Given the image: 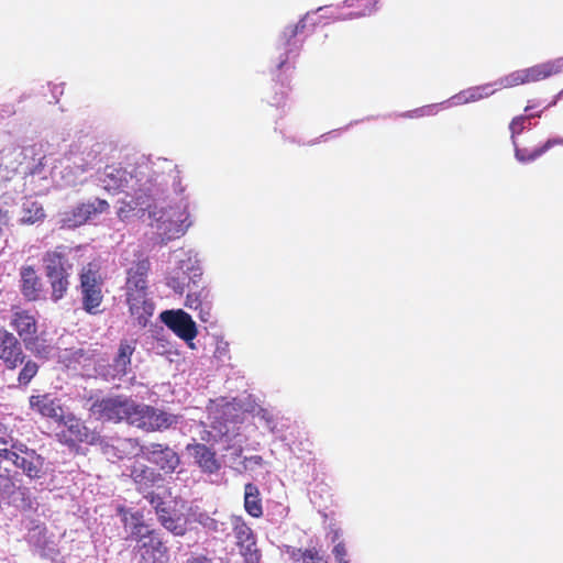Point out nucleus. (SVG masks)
I'll return each mask as SVG.
<instances>
[{
  "instance_id": "37998d69",
  "label": "nucleus",
  "mask_w": 563,
  "mask_h": 563,
  "mask_svg": "<svg viewBox=\"0 0 563 563\" xmlns=\"http://www.w3.org/2000/svg\"><path fill=\"white\" fill-rule=\"evenodd\" d=\"M240 552L242 556L249 555V553H253V551H260L256 547V540L253 542L244 543L242 545H239Z\"/></svg>"
},
{
  "instance_id": "7ed1b4c3",
  "label": "nucleus",
  "mask_w": 563,
  "mask_h": 563,
  "mask_svg": "<svg viewBox=\"0 0 563 563\" xmlns=\"http://www.w3.org/2000/svg\"><path fill=\"white\" fill-rule=\"evenodd\" d=\"M103 278L100 266L96 262L84 265L79 272V290L82 309L89 314L100 312L99 307L103 301Z\"/></svg>"
},
{
  "instance_id": "393cba45",
  "label": "nucleus",
  "mask_w": 563,
  "mask_h": 563,
  "mask_svg": "<svg viewBox=\"0 0 563 563\" xmlns=\"http://www.w3.org/2000/svg\"><path fill=\"white\" fill-rule=\"evenodd\" d=\"M244 509L253 518L263 516L262 497L258 487L253 483L244 486Z\"/></svg>"
},
{
  "instance_id": "20e7f679",
  "label": "nucleus",
  "mask_w": 563,
  "mask_h": 563,
  "mask_svg": "<svg viewBox=\"0 0 563 563\" xmlns=\"http://www.w3.org/2000/svg\"><path fill=\"white\" fill-rule=\"evenodd\" d=\"M541 114L542 111L538 113H531L528 115H518L515 117L509 124L511 140L515 145V156L520 163L526 164L534 162L536 159H538L539 157H541L543 154H545L555 146L560 147L561 154L553 156V158L555 161H561L563 158V137H551L547 142L534 148L519 147L516 144V136L523 131L526 121L530 118H540Z\"/></svg>"
},
{
  "instance_id": "cd10ccee",
  "label": "nucleus",
  "mask_w": 563,
  "mask_h": 563,
  "mask_svg": "<svg viewBox=\"0 0 563 563\" xmlns=\"http://www.w3.org/2000/svg\"><path fill=\"white\" fill-rule=\"evenodd\" d=\"M527 84L528 82H527L525 68L514 70V71L500 77L498 80H496L494 82V85L496 86L495 89H497V90L509 89V88H514V87H517L520 85H527Z\"/></svg>"
},
{
  "instance_id": "f3484780",
  "label": "nucleus",
  "mask_w": 563,
  "mask_h": 563,
  "mask_svg": "<svg viewBox=\"0 0 563 563\" xmlns=\"http://www.w3.org/2000/svg\"><path fill=\"white\" fill-rule=\"evenodd\" d=\"M525 71L528 84L545 80L563 73V57L536 64L525 68Z\"/></svg>"
},
{
  "instance_id": "9b49d317",
  "label": "nucleus",
  "mask_w": 563,
  "mask_h": 563,
  "mask_svg": "<svg viewBox=\"0 0 563 563\" xmlns=\"http://www.w3.org/2000/svg\"><path fill=\"white\" fill-rule=\"evenodd\" d=\"M135 351V342L130 340L120 341L118 352L112 363L107 365L101 375L107 380L121 379L131 371V357Z\"/></svg>"
},
{
  "instance_id": "423d86ee",
  "label": "nucleus",
  "mask_w": 563,
  "mask_h": 563,
  "mask_svg": "<svg viewBox=\"0 0 563 563\" xmlns=\"http://www.w3.org/2000/svg\"><path fill=\"white\" fill-rule=\"evenodd\" d=\"M9 325L15 332V336L22 341L26 350L40 353L36 349L38 343V321L36 312L31 309L13 306L11 308Z\"/></svg>"
},
{
  "instance_id": "72a5a7b5",
  "label": "nucleus",
  "mask_w": 563,
  "mask_h": 563,
  "mask_svg": "<svg viewBox=\"0 0 563 563\" xmlns=\"http://www.w3.org/2000/svg\"><path fill=\"white\" fill-rule=\"evenodd\" d=\"M233 531L235 534L238 547L244 543L255 541V536L252 529L244 521H238L234 525Z\"/></svg>"
},
{
  "instance_id": "e433bc0d",
  "label": "nucleus",
  "mask_w": 563,
  "mask_h": 563,
  "mask_svg": "<svg viewBox=\"0 0 563 563\" xmlns=\"http://www.w3.org/2000/svg\"><path fill=\"white\" fill-rule=\"evenodd\" d=\"M10 442H12L10 432L4 426L0 424V456L4 457V454L11 452V450L7 448Z\"/></svg>"
},
{
  "instance_id": "5701e85b",
  "label": "nucleus",
  "mask_w": 563,
  "mask_h": 563,
  "mask_svg": "<svg viewBox=\"0 0 563 563\" xmlns=\"http://www.w3.org/2000/svg\"><path fill=\"white\" fill-rule=\"evenodd\" d=\"M65 426L68 441L78 443H93L96 434L91 432L81 420L71 417L68 418Z\"/></svg>"
},
{
  "instance_id": "1a4fd4ad",
  "label": "nucleus",
  "mask_w": 563,
  "mask_h": 563,
  "mask_svg": "<svg viewBox=\"0 0 563 563\" xmlns=\"http://www.w3.org/2000/svg\"><path fill=\"white\" fill-rule=\"evenodd\" d=\"M141 453L166 474L174 473L180 464L178 453L167 444L150 443L141 448Z\"/></svg>"
},
{
  "instance_id": "a211bd4d",
  "label": "nucleus",
  "mask_w": 563,
  "mask_h": 563,
  "mask_svg": "<svg viewBox=\"0 0 563 563\" xmlns=\"http://www.w3.org/2000/svg\"><path fill=\"white\" fill-rule=\"evenodd\" d=\"M20 290L27 301H36L42 289L41 278L33 266L25 265L20 268Z\"/></svg>"
},
{
  "instance_id": "a878e982",
  "label": "nucleus",
  "mask_w": 563,
  "mask_h": 563,
  "mask_svg": "<svg viewBox=\"0 0 563 563\" xmlns=\"http://www.w3.org/2000/svg\"><path fill=\"white\" fill-rule=\"evenodd\" d=\"M378 0H343V7L350 9L345 18H362L372 14Z\"/></svg>"
},
{
  "instance_id": "b1692460",
  "label": "nucleus",
  "mask_w": 563,
  "mask_h": 563,
  "mask_svg": "<svg viewBox=\"0 0 563 563\" xmlns=\"http://www.w3.org/2000/svg\"><path fill=\"white\" fill-rule=\"evenodd\" d=\"M136 445L135 440L126 438H115L111 442H106L102 445L103 453L109 459L123 460L126 457L131 450Z\"/></svg>"
},
{
  "instance_id": "c756f323",
  "label": "nucleus",
  "mask_w": 563,
  "mask_h": 563,
  "mask_svg": "<svg viewBox=\"0 0 563 563\" xmlns=\"http://www.w3.org/2000/svg\"><path fill=\"white\" fill-rule=\"evenodd\" d=\"M21 366L22 368L20 369L16 379L18 385L21 387H26L32 382V379L37 375L40 365L35 361L26 356L25 361L22 363Z\"/></svg>"
},
{
  "instance_id": "6e6552de",
  "label": "nucleus",
  "mask_w": 563,
  "mask_h": 563,
  "mask_svg": "<svg viewBox=\"0 0 563 563\" xmlns=\"http://www.w3.org/2000/svg\"><path fill=\"white\" fill-rule=\"evenodd\" d=\"M23 343L15 334L0 325V362L9 371H14L25 361Z\"/></svg>"
},
{
  "instance_id": "c9c22d12",
  "label": "nucleus",
  "mask_w": 563,
  "mask_h": 563,
  "mask_svg": "<svg viewBox=\"0 0 563 563\" xmlns=\"http://www.w3.org/2000/svg\"><path fill=\"white\" fill-rule=\"evenodd\" d=\"M332 554L336 563H351L347 559V549L343 541H339L332 549Z\"/></svg>"
},
{
  "instance_id": "2eb2a0df",
  "label": "nucleus",
  "mask_w": 563,
  "mask_h": 563,
  "mask_svg": "<svg viewBox=\"0 0 563 563\" xmlns=\"http://www.w3.org/2000/svg\"><path fill=\"white\" fill-rule=\"evenodd\" d=\"M130 477L135 485V489L144 496L153 494V487L163 482V476L159 472L139 463L130 467Z\"/></svg>"
},
{
  "instance_id": "4c0bfd02",
  "label": "nucleus",
  "mask_w": 563,
  "mask_h": 563,
  "mask_svg": "<svg viewBox=\"0 0 563 563\" xmlns=\"http://www.w3.org/2000/svg\"><path fill=\"white\" fill-rule=\"evenodd\" d=\"M137 206L135 205L134 200L132 199V202H123L122 206L118 209V218L122 221L126 220L129 218V214L131 211H133ZM140 208H150L151 201H148L147 206H139Z\"/></svg>"
},
{
  "instance_id": "8fccbe9b",
  "label": "nucleus",
  "mask_w": 563,
  "mask_h": 563,
  "mask_svg": "<svg viewBox=\"0 0 563 563\" xmlns=\"http://www.w3.org/2000/svg\"><path fill=\"white\" fill-rule=\"evenodd\" d=\"M263 418H265V416L267 415V411L263 410Z\"/></svg>"
},
{
  "instance_id": "39448f33",
  "label": "nucleus",
  "mask_w": 563,
  "mask_h": 563,
  "mask_svg": "<svg viewBox=\"0 0 563 563\" xmlns=\"http://www.w3.org/2000/svg\"><path fill=\"white\" fill-rule=\"evenodd\" d=\"M135 401L123 395L104 396L97 398L90 406V412L98 420L131 424Z\"/></svg>"
},
{
  "instance_id": "0eeeda50",
  "label": "nucleus",
  "mask_w": 563,
  "mask_h": 563,
  "mask_svg": "<svg viewBox=\"0 0 563 563\" xmlns=\"http://www.w3.org/2000/svg\"><path fill=\"white\" fill-rule=\"evenodd\" d=\"M134 409L131 426L147 432L166 430L177 422L176 416L148 405L135 402Z\"/></svg>"
},
{
  "instance_id": "ddd939ff",
  "label": "nucleus",
  "mask_w": 563,
  "mask_h": 563,
  "mask_svg": "<svg viewBox=\"0 0 563 563\" xmlns=\"http://www.w3.org/2000/svg\"><path fill=\"white\" fill-rule=\"evenodd\" d=\"M110 205L107 200L96 198L92 201L77 205L70 212L66 214L65 222L68 227H79L97 214L107 212Z\"/></svg>"
},
{
  "instance_id": "f257e3e1",
  "label": "nucleus",
  "mask_w": 563,
  "mask_h": 563,
  "mask_svg": "<svg viewBox=\"0 0 563 563\" xmlns=\"http://www.w3.org/2000/svg\"><path fill=\"white\" fill-rule=\"evenodd\" d=\"M100 181L104 190L110 194L125 192L136 206H147L161 191L147 166H136L130 172L121 166H106Z\"/></svg>"
},
{
  "instance_id": "2f4dec72",
  "label": "nucleus",
  "mask_w": 563,
  "mask_h": 563,
  "mask_svg": "<svg viewBox=\"0 0 563 563\" xmlns=\"http://www.w3.org/2000/svg\"><path fill=\"white\" fill-rule=\"evenodd\" d=\"M492 87H493V85H490V84L485 85V86L474 87L466 91H463L459 96V98L463 99L464 102H474L482 98L488 97L492 93H494L495 91H497V89H492Z\"/></svg>"
},
{
  "instance_id": "de8ad7c7",
  "label": "nucleus",
  "mask_w": 563,
  "mask_h": 563,
  "mask_svg": "<svg viewBox=\"0 0 563 563\" xmlns=\"http://www.w3.org/2000/svg\"><path fill=\"white\" fill-rule=\"evenodd\" d=\"M242 452H243L242 448H241V446H239V448H236V449H235V451H234V455H235L236 457H240V456L242 455Z\"/></svg>"
},
{
  "instance_id": "a19ab883",
  "label": "nucleus",
  "mask_w": 563,
  "mask_h": 563,
  "mask_svg": "<svg viewBox=\"0 0 563 563\" xmlns=\"http://www.w3.org/2000/svg\"><path fill=\"white\" fill-rule=\"evenodd\" d=\"M263 463H264V460L261 455L246 456L242 461L244 471H246L249 468V465L262 466Z\"/></svg>"
},
{
  "instance_id": "9d476101",
  "label": "nucleus",
  "mask_w": 563,
  "mask_h": 563,
  "mask_svg": "<svg viewBox=\"0 0 563 563\" xmlns=\"http://www.w3.org/2000/svg\"><path fill=\"white\" fill-rule=\"evenodd\" d=\"M80 247H69L66 245H57L53 250H48L43 255V264L45 276L68 274L73 265L69 263L70 258H75Z\"/></svg>"
},
{
  "instance_id": "c85d7f7f",
  "label": "nucleus",
  "mask_w": 563,
  "mask_h": 563,
  "mask_svg": "<svg viewBox=\"0 0 563 563\" xmlns=\"http://www.w3.org/2000/svg\"><path fill=\"white\" fill-rule=\"evenodd\" d=\"M291 560L300 563H329L316 548L310 549H292L288 552Z\"/></svg>"
},
{
  "instance_id": "49530a36",
  "label": "nucleus",
  "mask_w": 563,
  "mask_h": 563,
  "mask_svg": "<svg viewBox=\"0 0 563 563\" xmlns=\"http://www.w3.org/2000/svg\"><path fill=\"white\" fill-rule=\"evenodd\" d=\"M422 111H423L422 109H420V110H415V111H412L411 113H408V114H406V115H407V117H410V118L419 117V115H422Z\"/></svg>"
},
{
  "instance_id": "bb28decb",
  "label": "nucleus",
  "mask_w": 563,
  "mask_h": 563,
  "mask_svg": "<svg viewBox=\"0 0 563 563\" xmlns=\"http://www.w3.org/2000/svg\"><path fill=\"white\" fill-rule=\"evenodd\" d=\"M69 276L70 274H57V275H47V279L51 286V298L53 301H58L65 297L69 288Z\"/></svg>"
},
{
  "instance_id": "f8f14e48",
  "label": "nucleus",
  "mask_w": 563,
  "mask_h": 563,
  "mask_svg": "<svg viewBox=\"0 0 563 563\" xmlns=\"http://www.w3.org/2000/svg\"><path fill=\"white\" fill-rule=\"evenodd\" d=\"M161 320L180 339L192 341L197 334V327L191 317L184 310H166L161 313Z\"/></svg>"
},
{
  "instance_id": "412c9836",
  "label": "nucleus",
  "mask_w": 563,
  "mask_h": 563,
  "mask_svg": "<svg viewBox=\"0 0 563 563\" xmlns=\"http://www.w3.org/2000/svg\"><path fill=\"white\" fill-rule=\"evenodd\" d=\"M188 294L186 297L185 306L192 310H200V318L206 321L202 313L210 309L209 290L205 286H199L196 282L190 285L187 284Z\"/></svg>"
},
{
  "instance_id": "58836bf2",
  "label": "nucleus",
  "mask_w": 563,
  "mask_h": 563,
  "mask_svg": "<svg viewBox=\"0 0 563 563\" xmlns=\"http://www.w3.org/2000/svg\"><path fill=\"white\" fill-rule=\"evenodd\" d=\"M306 27V22L305 20H300L299 22H297L296 24L291 25V26H288L285 32H284V36L285 38L287 40V42L295 37L297 34L301 33L303 31V29Z\"/></svg>"
},
{
  "instance_id": "09e8293b",
  "label": "nucleus",
  "mask_w": 563,
  "mask_h": 563,
  "mask_svg": "<svg viewBox=\"0 0 563 563\" xmlns=\"http://www.w3.org/2000/svg\"><path fill=\"white\" fill-rule=\"evenodd\" d=\"M531 108H532L531 106H527V107L525 108V111H526V112H528Z\"/></svg>"
},
{
  "instance_id": "dca6fc26",
  "label": "nucleus",
  "mask_w": 563,
  "mask_h": 563,
  "mask_svg": "<svg viewBox=\"0 0 563 563\" xmlns=\"http://www.w3.org/2000/svg\"><path fill=\"white\" fill-rule=\"evenodd\" d=\"M4 459L21 468L30 478H40L43 474L44 460L35 451H24V455L11 451L4 454Z\"/></svg>"
},
{
  "instance_id": "7c9ffc66",
  "label": "nucleus",
  "mask_w": 563,
  "mask_h": 563,
  "mask_svg": "<svg viewBox=\"0 0 563 563\" xmlns=\"http://www.w3.org/2000/svg\"><path fill=\"white\" fill-rule=\"evenodd\" d=\"M45 212L43 207L35 201L24 203L22 221L24 223L33 224L44 219Z\"/></svg>"
},
{
  "instance_id": "aec40b11",
  "label": "nucleus",
  "mask_w": 563,
  "mask_h": 563,
  "mask_svg": "<svg viewBox=\"0 0 563 563\" xmlns=\"http://www.w3.org/2000/svg\"><path fill=\"white\" fill-rule=\"evenodd\" d=\"M30 408L45 418H58L62 415V407L56 398L49 394L32 395L29 398Z\"/></svg>"
},
{
  "instance_id": "a18cd8bd",
  "label": "nucleus",
  "mask_w": 563,
  "mask_h": 563,
  "mask_svg": "<svg viewBox=\"0 0 563 563\" xmlns=\"http://www.w3.org/2000/svg\"><path fill=\"white\" fill-rule=\"evenodd\" d=\"M11 448L14 450L13 452H18L19 454L22 453L21 455H24V451H31L25 444L19 442L12 443Z\"/></svg>"
},
{
  "instance_id": "f704fd0d",
  "label": "nucleus",
  "mask_w": 563,
  "mask_h": 563,
  "mask_svg": "<svg viewBox=\"0 0 563 563\" xmlns=\"http://www.w3.org/2000/svg\"><path fill=\"white\" fill-rule=\"evenodd\" d=\"M145 498L148 500L151 506L154 508L158 520H161L163 518V516H166L170 512L169 509L167 508L165 501L158 494L153 493L150 495H145Z\"/></svg>"
},
{
  "instance_id": "79ce46f5",
  "label": "nucleus",
  "mask_w": 563,
  "mask_h": 563,
  "mask_svg": "<svg viewBox=\"0 0 563 563\" xmlns=\"http://www.w3.org/2000/svg\"><path fill=\"white\" fill-rule=\"evenodd\" d=\"M184 563H213V561L205 554H191Z\"/></svg>"
},
{
  "instance_id": "f03ea898",
  "label": "nucleus",
  "mask_w": 563,
  "mask_h": 563,
  "mask_svg": "<svg viewBox=\"0 0 563 563\" xmlns=\"http://www.w3.org/2000/svg\"><path fill=\"white\" fill-rule=\"evenodd\" d=\"M133 527L131 530V539L137 545L143 559H151L153 562L167 563L169 560V550L165 544L159 531L146 525L139 512L131 516Z\"/></svg>"
},
{
  "instance_id": "4be33fe9",
  "label": "nucleus",
  "mask_w": 563,
  "mask_h": 563,
  "mask_svg": "<svg viewBox=\"0 0 563 563\" xmlns=\"http://www.w3.org/2000/svg\"><path fill=\"white\" fill-rule=\"evenodd\" d=\"M151 268L148 258H142L134 263L128 271L126 290H146L147 289V274Z\"/></svg>"
},
{
  "instance_id": "c03bdc74",
  "label": "nucleus",
  "mask_w": 563,
  "mask_h": 563,
  "mask_svg": "<svg viewBox=\"0 0 563 563\" xmlns=\"http://www.w3.org/2000/svg\"><path fill=\"white\" fill-rule=\"evenodd\" d=\"M244 563H261V552L253 551V553H249L244 556Z\"/></svg>"
},
{
  "instance_id": "4468645a",
  "label": "nucleus",
  "mask_w": 563,
  "mask_h": 563,
  "mask_svg": "<svg viewBox=\"0 0 563 563\" xmlns=\"http://www.w3.org/2000/svg\"><path fill=\"white\" fill-rule=\"evenodd\" d=\"M126 302L137 325L145 327L154 312V303L147 298L146 290H126Z\"/></svg>"
},
{
  "instance_id": "ea45409f",
  "label": "nucleus",
  "mask_w": 563,
  "mask_h": 563,
  "mask_svg": "<svg viewBox=\"0 0 563 563\" xmlns=\"http://www.w3.org/2000/svg\"><path fill=\"white\" fill-rule=\"evenodd\" d=\"M167 286L181 295L185 291V277L172 276L167 280Z\"/></svg>"
},
{
  "instance_id": "6ab92c4d",
  "label": "nucleus",
  "mask_w": 563,
  "mask_h": 563,
  "mask_svg": "<svg viewBox=\"0 0 563 563\" xmlns=\"http://www.w3.org/2000/svg\"><path fill=\"white\" fill-rule=\"evenodd\" d=\"M187 450L190 451L195 457L196 463L205 473H217L221 465L217 459L216 452L202 443L189 444Z\"/></svg>"
},
{
  "instance_id": "473e14b6",
  "label": "nucleus",
  "mask_w": 563,
  "mask_h": 563,
  "mask_svg": "<svg viewBox=\"0 0 563 563\" xmlns=\"http://www.w3.org/2000/svg\"><path fill=\"white\" fill-rule=\"evenodd\" d=\"M159 523L168 531H170L175 536H184L186 533V526L181 522L180 517H173L170 512L166 516H163Z\"/></svg>"
}]
</instances>
